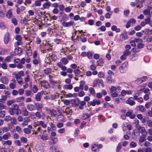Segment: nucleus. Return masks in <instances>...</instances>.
I'll return each mask as SVG.
<instances>
[{"label":"nucleus","instance_id":"1","mask_svg":"<svg viewBox=\"0 0 152 152\" xmlns=\"http://www.w3.org/2000/svg\"><path fill=\"white\" fill-rule=\"evenodd\" d=\"M128 64L126 62L123 63L119 68V70L121 73H125L127 70Z\"/></svg>","mask_w":152,"mask_h":152},{"label":"nucleus","instance_id":"2","mask_svg":"<svg viewBox=\"0 0 152 152\" xmlns=\"http://www.w3.org/2000/svg\"><path fill=\"white\" fill-rule=\"evenodd\" d=\"M102 147L103 146L102 144H95L92 145L91 147V149L93 152H98L99 150V148H102Z\"/></svg>","mask_w":152,"mask_h":152},{"label":"nucleus","instance_id":"3","mask_svg":"<svg viewBox=\"0 0 152 152\" xmlns=\"http://www.w3.org/2000/svg\"><path fill=\"white\" fill-rule=\"evenodd\" d=\"M24 75V72L23 71L16 72H14L12 74L13 77H15L16 79L19 78L20 77L23 76Z\"/></svg>","mask_w":152,"mask_h":152},{"label":"nucleus","instance_id":"4","mask_svg":"<svg viewBox=\"0 0 152 152\" xmlns=\"http://www.w3.org/2000/svg\"><path fill=\"white\" fill-rule=\"evenodd\" d=\"M74 22L72 21H71L68 22L63 21L62 22V24L64 27H68L72 26L74 24Z\"/></svg>","mask_w":152,"mask_h":152},{"label":"nucleus","instance_id":"5","mask_svg":"<svg viewBox=\"0 0 152 152\" xmlns=\"http://www.w3.org/2000/svg\"><path fill=\"white\" fill-rule=\"evenodd\" d=\"M136 20L134 18H132L129 19L126 23V27L128 28L131 25L134 24L136 23Z\"/></svg>","mask_w":152,"mask_h":152},{"label":"nucleus","instance_id":"6","mask_svg":"<svg viewBox=\"0 0 152 152\" xmlns=\"http://www.w3.org/2000/svg\"><path fill=\"white\" fill-rule=\"evenodd\" d=\"M126 115L127 117H129L131 119H133L135 116L134 114L133 113V111L132 110H130L128 111Z\"/></svg>","mask_w":152,"mask_h":152},{"label":"nucleus","instance_id":"7","mask_svg":"<svg viewBox=\"0 0 152 152\" xmlns=\"http://www.w3.org/2000/svg\"><path fill=\"white\" fill-rule=\"evenodd\" d=\"M25 59L24 58H22L20 61L19 64H16V67L19 69H21L23 67V64H25Z\"/></svg>","mask_w":152,"mask_h":152},{"label":"nucleus","instance_id":"8","mask_svg":"<svg viewBox=\"0 0 152 152\" xmlns=\"http://www.w3.org/2000/svg\"><path fill=\"white\" fill-rule=\"evenodd\" d=\"M14 112L17 115L19 114V106L16 104H14L12 106Z\"/></svg>","mask_w":152,"mask_h":152},{"label":"nucleus","instance_id":"9","mask_svg":"<svg viewBox=\"0 0 152 152\" xmlns=\"http://www.w3.org/2000/svg\"><path fill=\"white\" fill-rule=\"evenodd\" d=\"M89 103H90V105L94 106L96 105V104L97 105H100L101 104V102L99 100L94 99L90 102H89Z\"/></svg>","mask_w":152,"mask_h":152},{"label":"nucleus","instance_id":"10","mask_svg":"<svg viewBox=\"0 0 152 152\" xmlns=\"http://www.w3.org/2000/svg\"><path fill=\"white\" fill-rule=\"evenodd\" d=\"M10 34L8 32L6 33L5 34L4 39V43L5 44H7L10 41Z\"/></svg>","mask_w":152,"mask_h":152},{"label":"nucleus","instance_id":"11","mask_svg":"<svg viewBox=\"0 0 152 152\" xmlns=\"http://www.w3.org/2000/svg\"><path fill=\"white\" fill-rule=\"evenodd\" d=\"M6 18L9 19H10L13 17V15L11 9H9L7 10L6 13Z\"/></svg>","mask_w":152,"mask_h":152},{"label":"nucleus","instance_id":"12","mask_svg":"<svg viewBox=\"0 0 152 152\" xmlns=\"http://www.w3.org/2000/svg\"><path fill=\"white\" fill-rule=\"evenodd\" d=\"M102 82L103 81L102 80L96 79L94 82L93 87H95V86H99L100 85V83Z\"/></svg>","mask_w":152,"mask_h":152},{"label":"nucleus","instance_id":"13","mask_svg":"<svg viewBox=\"0 0 152 152\" xmlns=\"http://www.w3.org/2000/svg\"><path fill=\"white\" fill-rule=\"evenodd\" d=\"M1 82L4 84H7L9 82V79L7 77L4 76L2 77L1 79Z\"/></svg>","mask_w":152,"mask_h":152},{"label":"nucleus","instance_id":"14","mask_svg":"<svg viewBox=\"0 0 152 152\" xmlns=\"http://www.w3.org/2000/svg\"><path fill=\"white\" fill-rule=\"evenodd\" d=\"M126 102L131 106L134 105L135 104V102L133 100V98L132 97L128 98V99L126 101Z\"/></svg>","mask_w":152,"mask_h":152},{"label":"nucleus","instance_id":"15","mask_svg":"<svg viewBox=\"0 0 152 152\" xmlns=\"http://www.w3.org/2000/svg\"><path fill=\"white\" fill-rule=\"evenodd\" d=\"M37 126H41L43 128H45L47 126L46 124L43 121H37Z\"/></svg>","mask_w":152,"mask_h":152},{"label":"nucleus","instance_id":"16","mask_svg":"<svg viewBox=\"0 0 152 152\" xmlns=\"http://www.w3.org/2000/svg\"><path fill=\"white\" fill-rule=\"evenodd\" d=\"M40 138L43 141L48 140V137L47 134H44L43 133L42 134L39 135Z\"/></svg>","mask_w":152,"mask_h":152},{"label":"nucleus","instance_id":"17","mask_svg":"<svg viewBox=\"0 0 152 152\" xmlns=\"http://www.w3.org/2000/svg\"><path fill=\"white\" fill-rule=\"evenodd\" d=\"M136 129L141 133H146L145 128L144 127L141 126L140 125H137L136 126Z\"/></svg>","mask_w":152,"mask_h":152},{"label":"nucleus","instance_id":"18","mask_svg":"<svg viewBox=\"0 0 152 152\" xmlns=\"http://www.w3.org/2000/svg\"><path fill=\"white\" fill-rule=\"evenodd\" d=\"M122 129L124 131L126 130L127 129H128L129 130H130L132 129V126L130 124L126 125V123H124L123 124V126L122 127Z\"/></svg>","mask_w":152,"mask_h":152},{"label":"nucleus","instance_id":"19","mask_svg":"<svg viewBox=\"0 0 152 152\" xmlns=\"http://www.w3.org/2000/svg\"><path fill=\"white\" fill-rule=\"evenodd\" d=\"M35 105L36 106V108L38 111H42V108L43 107V105L42 104L37 103Z\"/></svg>","mask_w":152,"mask_h":152},{"label":"nucleus","instance_id":"20","mask_svg":"<svg viewBox=\"0 0 152 152\" xmlns=\"http://www.w3.org/2000/svg\"><path fill=\"white\" fill-rule=\"evenodd\" d=\"M73 88V86L72 84L65 85L63 86V88L64 89H69L71 90Z\"/></svg>","mask_w":152,"mask_h":152},{"label":"nucleus","instance_id":"21","mask_svg":"<svg viewBox=\"0 0 152 152\" xmlns=\"http://www.w3.org/2000/svg\"><path fill=\"white\" fill-rule=\"evenodd\" d=\"M111 29L113 31H115L116 33H118L121 30L119 28H117L116 26H112L111 27Z\"/></svg>","mask_w":152,"mask_h":152},{"label":"nucleus","instance_id":"22","mask_svg":"<svg viewBox=\"0 0 152 152\" xmlns=\"http://www.w3.org/2000/svg\"><path fill=\"white\" fill-rule=\"evenodd\" d=\"M27 108L30 111H32L34 108V106L32 104H29L27 106Z\"/></svg>","mask_w":152,"mask_h":152},{"label":"nucleus","instance_id":"23","mask_svg":"<svg viewBox=\"0 0 152 152\" xmlns=\"http://www.w3.org/2000/svg\"><path fill=\"white\" fill-rule=\"evenodd\" d=\"M51 2L48 1L46 2H45L43 4V7L45 9H48L49 8V7L51 5Z\"/></svg>","mask_w":152,"mask_h":152},{"label":"nucleus","instance_id":"24","mask_svg":"<svg viewBox=\"0 0 152 152\" xmlns=\"http://www.w3.org/2000/svg\"><path fill=\"white\" fill-rule=\"evenodd\" d=\"M3 139L4 140H7L9 139V138L10 137L11 134L9 132L6 133L3 135Z\"/></svg>","mask_w":152,"mask_h":152},{"label":"nucleus","instance_id":"25","mask_svg":"<svg viewBox=\"0 0 152 152\" xmlns=\"http://www.w3.org/2000/svg\"><path fill=\"white\" fill-rule=\"evenodd\" d=\"M41 97V93H38L35 95V99L37 101H40Z\"/></svg>","mask_w":152,"mask_h":152},{"label":"nucleus","instance_id":"26","mask_svg":"<svg viewBox=\"0 0 152 152\" xmlns=\"http://www.w3.org/2000/svg\"><path fill=\"white\" fill-rule=\"evenodd\" d=\"M41 85L45 88H48L49 86L48 82L45 81H44L42 82Z\"/></svg>","mask_w":152,"mask_h":152},{"label":"nucleus","instance_id":"27","mask_svg":"<svg viewBox=\"0 0 152 152\" xmlns=\"http://www.w3.org/2000/svg\"><path fill=\"white\" fill-rule=\"evenodd\" d=\"M86 82L83 80L80 81V83L79 88L81 90H83V89L84 85L85 84Z\"/></svg>","mask_w":152,"mask_h":152},{"label":"nucleus","instance_id":"28","mask_svg":"<svg viewBox=\"0 0 152 152\" xmlns=\"http://www.w3.org/2000/svg\"><path fill=\"white\" fill-rule=\"evenodd\" d=\"M10 121L11 123L12 124H17V121L15 118H10Z\"/></svg>","mask_w":152,"mask_h":152},{"label":"nucleus","instance_id":"29","mask_svg":"<svg viewBox=\"0 0 152 152\" xmlns=\"http://www.w3.org/2000/svg\"><path fill=\"white\" fill-rule=\"evenodd\" d=\"M134 99L136 100H137V102H143V99L142 97H139L137 98V97L136 96H134Z\"/></svg>","mask_w":152,"mask_h":152},{"label":"nucleus","instance_id":"30","mask_svg":"<svg viewBox=\"0 0 152 152\" xmlns=\"http://www.w3.org/2000/svg\"><path fill=\"white\" fill-rule=\"evenodd\" d=\"M25 100L24 97L23 96L17 98L16 99V101L17 102H20L23 101Z\"/></svg>","mask_w":152,"mask_h":152},{"label":"nucleus","instance_id":"31","mask_svg":"<svg viewBox=\"0 0 152 152\" xmlns=\"http://www.w3.org/2000/svg\"><path fill=\"white\" fill-rule=\"evenodd\" d=\"M107 79L109 83H113L114 82V81L113 79L111 76H108L107 78Z\"/></svg>","mask_w":152,"mask_h":152},{"label":"nucleus","instance_id":"32","mask_svg":"<svg viewBox=\"0 0 152 152\" xmlns=\"http://www.w3.org/2000/svg\"><path fill=\"white\" fill-rule=\"evenodd\" d=\"M13 58L12 56H9L6 57L5 58V61L7 62H10L11 61V59Z\"/></svg>","mask_w":152,"mask_h":152},{"label":"nucleus","instance_id":"33","mask_svg":"<svg viewBox=\"0 0 152 152\" xmlns=\"http://www.w3.org/2000/svg\"><path fill=\"white\" fill-rule=\"evenodd\" d=\"M57 147L56 146H51L50 148V152H56L57 149Z\"/></svg>","mask_w":152,"mask_h":152},{"label":"nucleus","instance_id":"34","mask_svg":"<svg viewBox=\"0 0 152 152\" xmlns=\"http://www.w3.org/2000/svg\"><path fill=\"white\" fill-rule=\"evenodd\" d=\"M129 145L131 148H134L137 146V144L134 141H132L130 142Z\"/></svg>","mask_w":152,"mask_h":152},{"label":"nucleus","instance_id":"35","mask_svg":"<svg viewBox=\"0 0 152 152\" xmlns=\"http://www.w3.org/2000/svg\"><path fill=\"white\" fill-rule=\"evenodd\" d=\"M16 81L18 84L19 85H22L23 83V80L22 79L21 77H20L19 78L16 79Z\"/></svg>","mask_w":152,"mask_h":152},{"label":"nucleus","instance_id":"36","mask_svg":"<svg viewBox=\"0 0 152 152\" xmlns=\"http://www.w3.org/2000/svg\"><path fill=\"white\" fill-rule=\"evenodd\" d=\"M145 135L143 134L142 136H141L140 138L139 141H140V142H143L145 141L146 140V139L145 138Z\"/></svg>","mask_w":152,"mask_h":152},{"label":"nucleus","instance_id":"37","mask_svg":"<svg viewBox=\"0 0 152 152\" xmlns=\"http://www.w3.org/2000/svg\"><path fill=\"white\" fill-rule=\"evenodd\" d=\"M24 133L26 134H28L31 132V130L28 128H25L23 129Z\"/></svg>","mask_w":152,"mask_h":152},{"label":"nucleus","instance_id":"38","mask_svg":"<svg viewBox=\"0 0 152 152\" xmlns=\"http://www.w3.org/2000/svg\"><path fill=\"white\" fill-rule=\"evenodd\" d=\"M61 61L62 63L64 65H66L68 63V61L66 58H63L61 59Z\"/></svg>","mask_w":152,"mask_h":152},{"label":"nucleus","instance_id":"39","mask_svg":"<svg viewBox=\"0 0 152 152\" xmlns=\"http://www.w3.org/2000/svg\"><path fill=\"white\" fill-rule=\"evenodd\" d=\"M89 91L91 94L94 95L95 94V91L93 88H90L89 89Z\"/></svg>","mask_w":152,"mask_h":152},{"label":"nucleus","instance_id":"40","mask_svg":"<svg viewBox=\"0 0 152 152\" xmlns=\"http://www.w3.org/2000/svg\"><path fill=\"white\" fill-rule=\"evenodd\" d=\"M146 86V84H143L141 86H139L138 88L139 89H140L141 91H142L144 89L145 87Z\"/></svg>","mask_w":152,"mask_h":152},{"label":"nucleus","instance_id":"41","mask_svg":"<svg viewBox=\"0 0 152 152\" xmlns=\"http://www.w3.org/2000/svg\"><path fill=\"white\" fill-rule=\"evenodd\" d=\"M134 39L135 43L138 44H139L140 43H142V40L141 39L135 38Z\"/></svg>","mask_w":152,"mask_h":152},{"label":"nucleus","instance_id":"42","mask_svg":"<svg viewBox=\"0 0 152 152\" xmlns=\"http://www.w3.org/2000/svg\"><path fill=\"white\" fill-rule=\"evenodd\" d=\"M0 66L4 69H6L7 68V64L6 63H4L2 64H0Z\"/></svg>","mask_w":152,"mask_h":152},{"label":"nucleus","instance_id":"43","mask_svg":"<svg viewBox=\"0 0 152 152\" xmlns=\"http://www.w3.org/2000/svg\"><path fill=\"white\" fill-rule=\"evenodd\" d=\"M50 115L52 116H55L56 115V111L55 110L51 109L50 110Z\"/></svg>","mask_w":152,"mask_h":152},{"label":"nucleus","instance_id":"44","mask_svg":"<svg viewBox=\"0 0 152 152\" xmlns=\"http://www.w3.org/2000/svg\"><path fill=\"white\" fill-rule=\"evenodd\" d=\"M93 55V53L91 52H88L87 53V58L89 59H91Z\"/></svg>","mask_w":152,"mask_h":152},{"label":"nucleus","instance_id":"45","mask_svg":"<svg viewBox=\"0 0 152 152\" xmlns=\"http://www.w3.org/2000/svg\"><path fill=\"white\" fill-rule=\"evenodd\" d=\"M14 101L15 100L14 99H11L10 100H8L7 102V105L9 106L11 105V104L14 103Z\"/></svg>","mask_w":152,"mask_h":152},{"label":"nucleus","instance_id":"46","mask_svg":"<svg viewBox=\"0 0 152 152\" xmlns=\"http://www.w3.org/2000/svg\"><path fill=\"white\" fill-rule=\"evenodd\" d=\"M140 111L142 112H144L145 111V109L144 107L142 105H140L138 107Z\"/></svg>","mask_w":152,"mask_h":152},{"label":"nucleus","instance_id":"47","mask_svg":"<svg viewBox=\"0 0 152 152\" xmlns=\"http://www.w3.org/2000/svg\"><path fill=\"white\" fill-rule=\"evenodd\" d=\"M146 0H142L141 1L139 4L137 5V7L139 8H140V7H142L143 6L142 2H145Z\"/></svg>","mask_w":152,"mask_h":152},{"label":"nucleus","instance_id":"48","mask_svg":"<svg viewBox=\"0 0 152 152\" xmlns=\"http://www.w3.org/2000/svg\"><path fill=\"white\" fill-rule=\"evenodd\" d=\"M98 65H102L103 63V60L102 58H100L97 62Z\"/></svg>","mask_w":152,"mask_h":152},{"label":"nucleus","instance_id":"49","mask_svg":"<svg viewBox=\"0 0 152 152\" xmlns=\"http://www.w3.org/2000/svg\"><path fill=\"white\" fill-rule=\"evenodd\" d=\"M9 87L11 89H14L16 88V84L13 83H10L9 84Z\"/></svg>","mask_w":152,"mask_h":152},{"label":"nucleus","instance_id":"50","mask_svg":"<svg viewBox=\"0 0 152 152\" xmlns=\"http://www.w3.org/2000/svg\"><path fill=\"white\" fill-rule=\"evenodd\" d=\"M41 3L40 1L36 0L34 1V5L36 6L39 7L41 5Z\"/></svg>","mask_w":152,"mask_h":152},{"label":"nucleus","instance_id":"51","mask_svg":"<svg viewBox=\"0 0 152 152\" xmlns=\"http://www.w3.org/2000/svg\"><path fill=\"white\" fill-rule=\"evenodd\" d=\"M21 142L23 143H26L27 142V138L24 137H22L20 138Z\"/></svg>","mask_w":152,"mask_h":152},{"label":"nucleus","instance_id":"52","mask_svg":"<svg viewBox=\"0 0 152 152\" xmlns=\"http://www.w3.org/2000/svg\"><path fill=\"white\" fill-rule=\"evenodd\" d=\"M143 13L145 15H149L150 14V12L148 10H145L143 12Z\"/></svg>","mask_w":152,"mask_h":152},{"label":"nucleus","instance_id":"53","mask_svg":"<svg viewBox=\"0 0 152 152\" xmlns=\"http://www.w3.org/2000/svg\"><path fill=\"white\" fill-rule=\"evenodd\" d=\"M5 115V112L4 111H1L0 112V117L3 118Z\"/></svg>","mask_w":152,"mask_h":152},{"label":"nucleus","instance_id":"54","mask_svg":"<svg viewBox=\"0 0 152 152\" xmlns=\"http://www.w3.org/2000/svg\"><path fill=\"white\" fill-rule=\"evenodd\" d=\"M135 82L136 83H137L138 84H140V83H142L141 77H140V78H137L135 80Z\"/></svg>","mask_w":152,"mask_h":152},{"label":"nucleus","instance_id":"55","mask_svg":"<svg viewBox=\"0 0 152 152\" xmlns=\"http://www.w3.org/2000/svg\"><path fill=\"white\" fill-rule=\"evenodd\" d=\"M15 129L17 132L20 133L22 132V129L19 126H17L15 127Z\"/></svg>","mask_w":152,"mask_h":152},{"label":"nucleus","instance_id":"56","mask_svg":"<svg viewBox=\"0 0 152 152\" xmlns=\"http://www.w3.org/2000/svg\"><path fill=\"white\" fill-rule=\"evenodd\" d=\"M6 28L5 24L2 22H0V28L2 30H4Z\"/></svg>","mask_w":152,"mask_h":152},{"label":"nucleus","instance_id":"57","mask_svg":"<svg viewBox=\"0 0 152 152\" xmlns=\"http://www.w3.org/2000/svg\"><path fill=\"white\" fill-rule=\"evenodd\" d=\"M50 126H51V129L52 130H56V126L54 125V124H53L52 123H50Z\"/></svg>","mask_w":152,"mask_h":152},{"label":"nucleus","instance_id":"58","mask_svg":"<svg viewBox=\"0 0 152 152\" xmlns=\"http://www.w3.org/2000/svg\"><path fill=\"white\" fill-rule=\"evenodd\" d=\"M143 149H144L145 152H151L152 151V150L150 147L144 148Z\"/></svg>","mask_w":152,"mask_h":152},{"label":"nucleus","instance_id":"59","mask_svg":"<svg viewBox=\"0 0 152 152\" xmlns=\"http://www.w3.org/2000/svg\"><path fill=\"white\" fill-rule=\"evenodd\" d=\"M15 39L16 40L18 41L22 42V37L20 35H16L15 37Z\"/></svg>","mask_w":152,"mask_h":152},{"label":"nucleus","instance_id":"60","mask_svg":"<svg viewBox=\"0 0 152 152\" xmlns=\"http://www.w3.org/2000/svg\"><path fill=\"white\" fill-rule=\"evenodd\" d=\"M38 89L37 87L35 85H34L33 88L32 90L34 93H36L37 92Z\"/></svg>","mask_w":152,"mask_h":152},{"label":"nucleus","instance_id":"61","mask_svg":"<svg viewBox=\"0 0 152 152\" xmlns=\"http://www.w3.org/2000/svg\"><path fill=\"white\" fill-rule=\"evenodd\" d=\"M121 37L122 40H125L127 38V36L126 35L122 34L121 35Z\"/></svg>","mask_w":152,"mask_h":152},{"label":"nucleus","instance_id":"62","mask_svg":"<svg viewBox=\"0 0 152 152\" xmlns=\"http://www.w3.org/2000/svg\"><path fill=\"white\" fill-rule=\"evenodd\" d=\"M30 76L28 74H27L26 76L25 77L24 80L25 82H27L29 81Z\"/></svg>","mask_w":152,"mask_h":152},{"label":"nucleus","instance_id":"63","mask_svg":"<svg viewBox=\"0 0 152 152\" xmlns=\"http://www.w3.org/2000/svg\"><path fill=\"white\" fill-rule=\"evenodd\" d=\"M11 117L10 115H8L6 116L4 118V120L6 121H9L10 120Z\"/></svg>","mask_w":152,"mask_h":152},{"label":"nucleus","instance_id":"64","mask_svg":"<svg viewBox=\"0 0 152 152\" xmlns=\"http://www.w3.org/2000/svg\"><path fill=\"white\" fill-rule=\"evenodd\" d=\"M7 99L6 96H3L1 99H0V102L4 103L6 100Z\"/></svg>","mask_w":152,"mask_h":152}]
</instances>
